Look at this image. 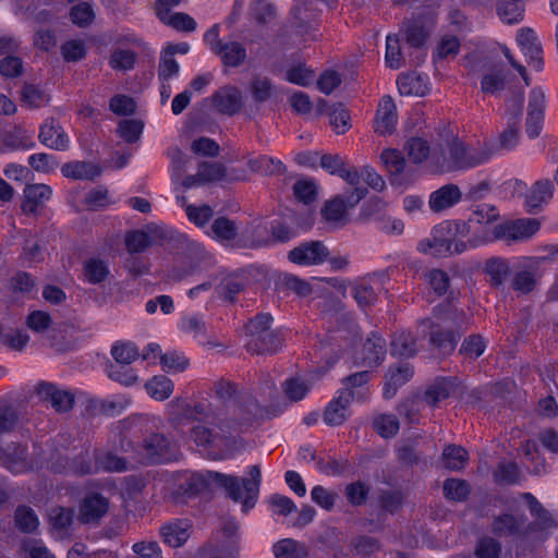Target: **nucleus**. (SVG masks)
Wrapping results in <instances>:
<instances>
[{
	"label": "nucleus",
	"mask_w": 558,
	"mask_h": 558,
	"mask_svg": "<svg viewBox=\"0 0 558 558\" xmlns=\"http://www.w3.org/2000/svg\"><path fill=\"white\" fill-rule=\"evenodd\" d=\"M250 476V478L240 480L236 476L207 471L192 474L182 488L185 495L192 497L206 492L210 483H216L226 490L230 499L243 502V506L248 509L254 507L259 493L262 473L258 465L251 468Z\"/></svg>",
	"instance_id": "f257e3e1"
},
{
	"label": "nucleus",
	"mask_w": 558,
	"mask_h": 558,
	"mask_svg": "<svg viewBox=\"0 0 558 558\" xmlns=\"http://www.w3.org/2000/svg\"><path fill=\"white\" fill-rule=\"evenodd\" d=\"M420 326L432 350L446 356L454 351L459 338L466 329V316L463 311L457 310L435 312L434 318L421 319Z\"/></svg>",
	"instance_id": "f03ea898"
},
{
	"label": "nucleus",
	"mask_w": 558,
	"mask_h": 558,
	"mask_svg": "<svg viewBox=\"0 0 558 558\" xmlns=\"http://www.w3.org/2000/svg\"><path fill=\"white\" fill-rule=\"evenodd\" d=\"M493 155L494 149L489 145L468 150L463 143L456 140L448 142L446 148L440 145L433 151L436 162L446 170L476 167L488 161Z\"/></svg>",
	"instance_id": "7ed1b4c3"
},
{
	"label": "nucleus",
	"mask_w": 558,
	"mask_h": 558,
	"mask_svg": "<svg viewBox=\"0 0 558 558\" xmlns=\"http://www.w3.org/2000/svg\"><path fill=\"white\" fill-rule=\"evenodd\" d=\"M272 317L270 314H257L245 325L247 336L246 349L253 354L276 353L282 344L279 335L271 329Z\"/></svg>",
	"instance_id": "20e7f679"
},
{
	"label": "nucleus",
	"mask_w": 558,
	"mask_h": 558,
	"mask_svg": "<svg viewBox=\"0 0 558 558\" xmlns=\"http://www.w3.org/2000/svg\"><path fill=\"white\" fill-rule=\"evenodd\" d=\"M539 227L541 222L535 218L518 219L495 226L493 234L496 239L508 242L523 241L534 235Z\"/></svg>",
	"instance_id": "39448f33"
},
{
	"label": "nucleus",
	"mask_w": 558,
	"mask_h": 558,
	"mask_svg": "<svg viewBox=\"0 0 558 558\" xmlns=\"http://www.w3.org/2000/svg\"><path fill=\"white\" fill-rule=\"evenodd\" d=\"M366 194L367 189L355 187L343 195H338L326 203L322 210V215L327 221H340L345 217L348 208H352L357 205Z\"/></svg>",
	"instance_id": "423d86ee"
},
{
	"label": "nucleus",
	"mask_w": 558,
	"mask_h": 558,
	"mask_svg": "<svg viewBox=\"0 0 558 558\" xmlns=\"http://www.w3.org/2000/svg\"><path fill=\"white\" fill-rule=\"evenodd\" d=\"M329 255L328 247L322 241H310L291 250L288 258L293 264L310 266L325 263Z\"/></svg>",
	"instance_id": "0eeeda50"
},
{
	"label": "nucleus",
	"mask_w": 558,
	"mask_h": 558,
	"mask_svg": "<svg viewBox=\"0 0 558 558\" xmlns=\"http://www.w3.org/2000/svg\"><path fill=\"white\" fill-rule=\"evenodd\" d=\"M109 510V500L99 493L87 494L78 506V520L83 524H95Z\"/></svg>",
	"instance_id": "6e6552de"
},
{
	"label": "nucleus",
	"mask_w": 558,
	"mask_h": 558,
	"mask_svg": "<svg viewBox=\"0 0 558 558\" xmlns=\"http://www.w3.org/2000/svg\"><path fill=\"white\" fill-rule=\"evenodd\" d=\"M142 448L150 463L170 461L174 458V447L170 440L159 433L150 434L144 438Z\"/></svg>",
	"instance_id": "1a4fd4ad"
},
{
	"label": "nucleus",
	"mask_w": 558,
	"mask_h": 558,
	"mask_svg": "<svg viewBox=\"0 0 558 558\" xmlns=\"http://www.w3.org/2000/svg\"><path fill=\"white\" fill-rule=\"evenodd\" d=\"M380 159L390 174L392 185H408L413 181L411 173L405 170L407 161L400 150L385 149L380 155Z\"/></svg>",
	"instance_id": "9d476101"
},
{
	"label": "nucleus",
	"mask_w": 558,
	"mask_h": 558,
	"mask_svg": "<svg viewBox=\"0 0 558 558\" xmlns=\"http://www.w3.org/2000/svg\"><path fill=\"white\" fill-rule=\"evenodd\" d=\"M39 399L48 402L57 412H68L74 405L75 397L68 390L60 389L51 383H39L36 387Z\"/></svg>",
	"instance_id": "9b49d317"
},
{
	"label": "nucleus",
	"mask_w": 558,
	"mask_h": 558,
	"mask_svg": "<svg viewBox=\"0 0 558 558\" xmlns=\"http://www.w3.org/2000/svg\"><path fill=\"white\" fill-rule=\"evenodd\" d=\"M292 27L300 36H308L317 39L318 19L317 13L306 4H295L292 10Z\"/></svg>",
	"instance_id": "f8f14e48"
},
{
	"label": "nucleus",
	"mask_w": 558,
	"mask_h": 558,
	"mask_svg": "<svg viewBox=\"0 0 558 558\" xmlns=\"http://www.w3.org/2000/svg\"><path fill=\"white\" fill-rule=\"evenodd\" d=\"M544 92L541 88H534L531 90L527 106L526 133L529 137L534 138L541 134L544 121Z\"/></svg>",
	"instance_id": "ddd939ff"
},
{
	"label": "nucleus",
	"mask_w": 558,
	"mask_h": 558,
	"mask_svg": "<svg viewBox=\"0 0 558 558\" xmlns=\"http://www.w3.org/2000/svg\"><path fill=\"white\" fill-rule=\"evenodd\" d=\"M166 239L165 231L158 227H147V231L135 230L125 234V246L129 253H142L158 241Z\"/></svg>",
	"instance_id": "4468645a"
},
{
	"label": "nucleus",
	"mask_w": 558,
	"mask_h": 558,
	"mask_svg": "<svg viewBox=\"0 0 558 558\" xmlns=\"http://www.w3.org/2000/svg\"><path fill=\"white\" fill-rule=\"evenodd\" d=\"M517 41L524 56L529 58V64L535 71H542L544 66L543 50L535 32L529 27L521 28L518 32Z\"/></svg>",
	"instance_id": "2eb2a0df"
},
{
	"label": "nucleus",
	"mask_w": 558,
	"mask_h": 558,
	"mask_svg": "<svg viewBox=\"0 0 558 558\" xmlns=\"http://www.w3.org/2000/svg\"><path fill=\"white\" fill-rule=\"evenodd\" d=\"M211 102L218 112L227 116H234L243 106L241 92L231 85L223 86L215 92L211 96Z\"/></svg>",
	"instance_id": "dca6fc26"
},
{
	"label": "nucleus",
	"mask_w": 558,
	"mask_h": 558,
	"mask_svg": "<svg viewBox=\"0 0 558 558\" xmlns=\"http://www.w3.org/2000/svg\"><path fill=\"white\" fill-rule=\"evenodd\" d=\"M39 141L48 148L65 150L69 147V138L60 123L53 119H47L39 130Z\"/></svg>",
	"instance_id": "f3484780"
},
{
	"label": "nucleus",
	"mask_w": 558,
	"mask_h": 558,
	"mask_svg": "<svg viewBox=\"0 0 558 558\" xmlns=\"http://www.w3.org/2000/svg\"><path fill=\"white\" fill-rule=\"evenodd\" d=\"M354 399V391L341 389L338 398L333 399L324 412V422L329 426L341 425L348 417L347 409Z\"/></svg>",
	"instance_id": "a211bd4d"
},
{
	"label": "nucleus",
	"mask_w": 558,
	"mask_h": 558,
	"mask_svg": "<svg viewBox=\"0 0 558 558\" xmlns=\"http://www.w3.org/2000/svg\"><path fill=\"white\" fill-rule=\"evenodd\" d=\"M458 387L457 377H438L428 386L423 395V401L430 408L437 407L448 399Z\"/></svg>",
	"instance_id": "6ab92c4d"
},
{
	"label": "nucleus",
	"mask_w": 558,
	"mask_h": 558,
	"mask_svg": "<svg viewBox=\"0 0 558 558\" xmlns=\"http://www.w3.org/2000/svg\"><path fill=\"white\" fill-rule=\"evenodd\" d=\"M462 198V193L458 185L446 184L429 195L428 206L433 213H440L453 207Z\"/></svg>",
	"instance_id": "aec40b11"
},
{
	"label": "nucleus",
	"mask_w": 558,
	"mask_h": 558,
	"mask_svg": "<svg viewBox=\"0 0 558 558\" xmlns=\"http://www.w3.org/2000/svg\"><path fill=\"white\" fill-rule=\"evenodd\" d=\"M397 123V108L390 96L381 98L376 118L375 131L380 135L391 134Z\"/></svg>",
	"instance_id": "412c9836"
},
{
	"label": "nucleus",
	"mask_w": 558,
	"mask_h": 558,
	"mask_svg": "<svg viewBox=\"0 0 558 558\" xmlns=\"http://www.w3.org/2000/svg\"><path fill=\"white\" fill-rule=\"evenodd\" d=\"M24 199L22 202V210L25 214H36L37 208L43 206L52 194L49 185L35 183L27 184L23 191Z\"/></svg>",
	"instance_id": "4be33fe9"
},
{
	"label": "nucleus",
	"mask_w": 558,
	"mask_h": 558,
	"mask_svg": "<svg viewBox=\"0 0 558 558\" xmlns=\"http://www.w3.org/2000/svg\"><path fill=\"white\" fill-rule=\"evenodd\" d=\"M192 524L187 520H174L160 527L163 542L171 547L182 546L190 537Z\"/></svg>",
	"instance_id": "5701e85b"
},
{
	"label": "nucleus",
	"mask_w": 558,
	"mask_h": 558,
	"mask_svg": "<svg viewBox=\"0 0 558 558\" xmlns=\"http://www.w3.org/2000/svg\"><path fill=\"white\" fill-rule=\"evenodd\" d=\"M484 272L488 277L492 287L499 289L511 275L509 262L502 257H490L485 262Z\"/></svg>",
	"instance_id": "b1692460"
},
{
	"label": "nucleus",
	"mask_w": 558,
	"mask_h": 558,
	"mask_svg": "<svg viewBox=\"0 0 558 558\" xmlns=\"http://www.w3.org/2000/svg\"><path fill=\"white\" fill-rule=\"evenodd\" d=\"M190 437L196 446L204 448H221L230 442V438L214 434L209 427L202 424L191 428Z\"/></svg>",
	"instance_id": "393cba45"
},
{
	"label": "nucleus",
	"mask_w": 558,
	"mask_h": 558,
	"mask_svg": "<svg viewBox=\"0 0 558 558\" xmlns=\"http://www.w3.org/2000/svg\"><path fill=\"white\" fill-rule=\"evenodd\" d=\"M386 355V341L373 332L363 347V364L368 367L378 366Z\"/></svg>",
	"instance_id": "a878e982"
},
{
	"label": "nucleus",
	"mask_w": 558,
	"mask_h": 558,
	"mask_svg": "<svg viewBox=\"0 0 558 558\" xmlns=\"http://www.w3.org/2000/svg\"><path fill=\"white\" fill-rule=\"evenodd\" d=\"M525 1L526 0H497V15L506 24H518L523 21Z\"/></svg>",
	"instance_id": "bb28decb"
},
{
	"label": "nucleus",
	"mask_w": 558,
	"mask_h": 558,
	"mask_svg": "<svg viewBox=\"0 0 558 558\" xmlns=\"http://www.w3.org/2000/svg\"><path fill=\"white\" fill-rule=\"evenodd\" d=\"M215 54L219 56L222 64L229 68L242 65L247 58L245 47L239 41H225Z\"/></svg>",
	"instance_id": "cd10ccee"
},
{
	"label": "nucleus",
	"mask_w": 558,
	"mask_h": 558,
	"mask_svg": "<svg viewBox=\"0 0 558 558\" xmlns=\"http://www.w3.org/2000/svg\"><path fill=\"white\" fill-rule=\"evenodd\" d=\"M554 185L549 180H541L533 184L525 197L529 210L538 209L553 197Z\"/></svg>",
	"instance_id": "c85d7f7f"
},
{
	"label": "nucleus",
	"mask_w": 558,
	"mask_h": 558,
	"mask_svg": "<svg viewBox=\"0 0 558 558\" xmlns=\"http://www.w3.org/2000/svg\"><path fill=\"white\" fill-rule=\"evenodd\" d=\"M413 375L412 367L408 364H400L397 368H390L384 387V397L391 399L399 387L404 385Z\"/></svg>",
	"instance_id": "c756f323"
},
{
	"label": "nucleus",
	"mask_w": 558,
	"mask_h": 558,
	"mask_svg": "<svg viewBox=\"0 0 558 558\" xmlns=\"http://www.w3.org/2000/svg\"><path fill=\"white\" fill-rule=\"evenodd\" d=\"M61 172L64 177L75 180H93L101 173V168L93 162L72 161L64 163Z\"/></svg>",
	"instance_id": "7c9ffc66"
},
{
	"label": "nucleus",
	"mask_w": 558,
	"mask_h": 558,
	"mask_svg": "<svg viewBox=\"0 0 558 558\" xmlns=\"http://www.w3.org/2000/svg\"><path fill=\"white\" fill-rule=\"evenodd\" d=\"M1 144L8 149H29L35 146L32 136L22 128H13L2 135Z\"/></svg>",
	"instance_id": "2f4dec72"
},
{
	"label": "nucleus",
	"mask_w": 558,
	"mask_h": 558,
	"mask_svg": "<svg viewBox=\"0 0 558 558\" xmlns=\"http://www.w3.org/2000/svg\"><path fill=\"white\" fill-rule=\"evenodd\" d=\"M138 54L131 49L114 48L110 51L109 66L114 71L128 72L134 69Z\"/></svg>",
	"instance_id": "473e14b6"
},
{
	"label": "nucleus",
	"mask_w": 558,
	"mask_h": 558,
	"mask_svg": "<svg viewBox=\"0 0 558 558\" xmlns=\"http://www.w3.org/2000/svg\"><path fill=\"white\" fill-rule=\"evenodd\" d=\"M441 460L446 469L451 471H460L464 469L469 460V453L461 446L448 445L442 451Z\"/></svg>",
	"instance_id": "72a5a7b5"
},
{
	"label": "nucleus",
	"mask_w": 558,
	"mask_h": 558,
	"mask_svg": "<svg viewBox=\"0 0 558 558\" xmlns=\"http://www.w3.org/2000/svg\"><path fill=\"white\" fill-rule=\"evenodd\" d=\"M276 558H307L308 550L304 544L292 538H284L274 545Z\"/></svg>",
	"instance_id": "f704fd0d"
},
{
	"label": "nucleus",
	"mask_w": 558,
	"mask_h": 558,
	"mask_svg": "<svg viewBox=\"0 0 558 558\" xmlns=\"http://www.w3.org/2000/svg\"><path fill=\"white\" fill-rule=\"evenodd\" d=\"M250 92L254 101L265 102L272 97L275 85L269 77L256 74L250 82Z\"/></svg>",
	"instance_id": "c9c22d12"
},
{
	"label": "nucleus",
	"mask_w": 558,
	"mask_h": 558,
	"mask_svg": "<svg viewBox=\"0 0 558 558\" xmlns=\"http://www.w3.org/2000/svg\"><path fill=\"white\" fill-rule=\"evenodd\" d=\"M193 420L192 407L184 400L177 399L169 404V422L175 428Z\"/></svg>",
	"instance_id": "e433bc0d"
},
{
	"label": "nucleus",
	"mask_w": 558,
	"mask_h": 558,
	"mask_svg": "<svg viewBox=\"0 0 558 558\" xmlns=\"http://www.w3.org/2000/svg\"><path fill=\"white\" fill-rule=\"evenodd\" d=\"M538 279L535 270H519L513 275L511 288L521 294H529L537 287Z\"/></svg>",
	"instance_id": "4c0bfd02"
},
{
	"label": "nucleus",
	"mask_w": 558,
	"mask_h": 558,
	"mask_svg": "<svg viewBox=\"0 0 558 558\" xmlns=\"http://www.w3.org/2000/svg\"><path fill=\"white\" fill-rule=\"evenodd\" d=\"M145 388L150 397L156 400H166L173 392V383L170 378L159 375L154 376L145 384Z\"/></svg>",
	"instance_id": "58836bf2"
},
{
	"label": "nucleus",
	"mask_w": 558,
	"mask_h": 558,
	"mask_svg": "<svg viewBox=\"0 0 558 558\" xmlns=\"http://www.w3.org/2000/svg\"><path fill=\"white\" fill-rule=\"evenodd\" d=\"M521 526V522L512 514L505 513L494 519L492 531L500 537H508L515 535Z\"/></svg>",
	"instance_id": "ea45409f"
},
{
	"label": "nucleus",
	"mask_w": 558,
	"mask_h": 558,
	"mask_svg": "<svg viewBox=\"0 0 558 558\" xmlns=\"http://www.w3.org/2000/svg\"><path fill=\"white\" fill-rule=\"evenodd\" d=\"M397 85L400 94L407 96H422L426 89L422 77L415 73L400 75L397 80Z\"/></svg>",
	"instance_id": "a19ab883"
},
{
	"label": "nucleus",
	"mask_w": 558,
	"mask_h": 558,
	"mask_svg": "<svg viewBox=\"0 0 558 558\" xmlns=\"http://www.w3.org/2000/svg\"><path fill=\"white\" fill-rule=\"evenodd\" d=\"M442 489L444 496L453 501H464L471 493L470 484L461 478H447Z\"/></svg>",
	"instance_id": "79ce46f5"
},
{
	"label": "nucleus",
	"mask_w": 558,
	"mask_h": 558,
	"mask_svg": "<svg viewBox=\"0 0 558 558\" xmlns=\"http://www.w3.org/2000/svg\"><path fill=\"white\" fill-rule=\"evenodd\" d=\"M84 277L92 284L102 282L109 275L107 264L98 258H89L84 263Z\"/></svg>",
	"instance_id": "37998d69"
},
{
	"label": "nucleus",
	"mask_w": 558,
	"mask_h": 558,
	"mask_svg": "<svg viewBox=\"0 0 558 558\" xmlns=\"http://www.w3.org/2000/svg\"><path fill=\"white\" fill-rule=\"evenodd\" d=\"M416 353V343L410 332H400L391 341V354L411 357Z\"/></svg>",
	"instance_id": "c03bdc74"
},
{
	"label": "nucleus",
	"mask_w": 558,
	"mask_h": 558,
	"mask_svg": "<svg viewBox=\"0 0 558 558\" xmlns=\"http://www.w3.org/2000/svg\"><path fill=\"white\" fill-rule=\"evenodd\" d=\"M282 389L291 402H298L308 393L311 385L307 380L300 377H291L283 383Z\"/></svg>",
	"instance_id": "a18cd8bd"
},
{
	"label": "nucleus",
	"mask_w": 558,
	"mask_h": 558,
	"mask_svg": "<svg viewBox=\"0 0 558 558\" xmlns=\"http://www.w3.org/2000/svg\"><path fill=\"white\" fill-rule=\"evenodd\" d=\"M487 342L485 338L478 333H474L463 340L459 352L466 359L475 360L485 352Z\"/></svg>",
	"instance_id": "49530a36"
},
{
	"label": "nucleus",
	"mask_w": 558,
	"mask_h": 558,
	"mask_svg": "<svg viewBox=\"0 0 558 558\" xmlns=\"http://www.w3.org/2000/svg\"><path fill=\"white\" fill-rule=\"evenodd\" d=\"M211 232L219 241H232L236 238L239 228L233 220L227 217H219L214 220Z\"/></svg>",
	"instance_id": "de8ad7c7"
},
{
	"label": "nucleus",
	"mask_w": 558,
	"mask_h": 558,
	"mask_svg": "<svg viewBox=\"0 0 558 558\" xmlns=\"http://www.w3.org/2000/svg\"><path fill=\"white\" fill-rule=\"evenodd\" d=\"M22 101L32 109L48 105L50 97L43 89L33 84H25L21 92Z\"/></svg>",
	"instance_id": "09e8293b"
},
{
	"label": "nucleus",
	"mask_w": 558,
	"mask_h": 558,
	"mask_svg": "<svg viewBox=\"0 0 558 558\" xmlns=\"http://www.w3.org/2000/svg\"><path fill=\"white\" fill-rule=\"evenodd\" d=\"M15 525L24 533H33L38 527L39 521L35 511L26 506H20L14 514Z\"/></svg>",
	"instance_id": "8fccbe9b"
},
{
	"label": "nucleus",
	"mask_w": 558,
	"mask_h": 558,
	"mask_svg": "<svg viewBox=\"0 0 558 558\" xmlns=\"http://www.w3.org/2000/svg\"><path fill=\"white\" fill-rule=\"evenodd\" d=\"M248 166L252 171L260 172L266 175L279 174L286 170V167L280 160L267 156L250 160Z\"/></svg>",
	"instance_id": "3c124183"
},
{
	"label": "nucleus",
	"mask_w": 558,
	"mask_h": 558,
	"mask_svg": "<svg viewBox=\"0 0 558 558\" xmlns=\"http://www.w3.org/2000/svg\"><path fill=\"white\" fill-rule=\"evenodd\" d=\"M158 17L162 23L177 31L193 32L196 28L195 20L186 13L179 12L171 14L169 11L166 16L159 15Z\"/></svg>",
	"instance_id": "603ef678"
},
{
	"label": "nucleus",
	"mask_w": 558,
	"mask_h": 558,
	"mask_svg": "<svg viewBox=\"0 0 558 558\" xmlns=\"http://www.w3.org/2000/svg\"><path fill=\"white\" fill-rule=\"evenodd\" d=\"M74 510L72 508L57 507L51 509L49 519L52 527L59 532H68L73 523Z\"/></svg>",
	"instance_id": "864d4df0"
},
{
	"label": "nucleus",
	"mask_w": 558,
	"mask_h": 558,
	"mask_svg": "<svg viewBox=\"0 0 558 558\" xmlns=\"http://www.w3.org/2000/svg\"><path fill=\"white\" fill-rule=\"evenodd\" d=\"M424 277L437 295L441 296L447 293L450 287V277L445 270L435 268L427 271Z\"/></svg>",
	"instance_id": "5fc2aeb1"
},
{
	"label": "nucleus",
	"mask_w": 558,
	"mask_h": 558,
	"mask_svg": "<svg viewBox=\"0 0 558 558\" xmlns=\"http://www.w3.org/2000/svg\"><path fill=\"white\" fill-rule=\"evenodd\" d=\"M404 35L407 43L414 48L423 47L428 36L424 26L418 21L404 23Z\"/></svg>",
	"instance_id": "6e6d98bb"
},
{
	"label": "nucleus",
	"mask_w": 558,
	"mask_h": 558,
	"mask_svg": "<svg viewBox=\"0 0 558 558\" xmlns=\"http://www.w3.org/2000/svg\"><path fill=\"white\" fill-rule=\"evenodd\" d=\"M386 64L390 69H400L403 65L400 39L397 35H388L386 38Z\"/></svg>",
	"instance_id": "4d7b16f0"
},
{
	"label": "nucleus",
	"mask_w": 558,
	"mask_h": 558,
	"mask_svg": "<svg viewBox=\"0 0 558 558\" xmlns=\"http://www.w3.org/2000/svg\"><path fill=\"white\" fill-rule=\"evenodd\" d=\"M35 287L36 279L25 271H19L10 279V289L13 294L28 295Z\"/></svg>",
	"instance_id": "13d9d810"
},
{
	"label": "nucleus",
	"mask_w": 558,
	"mask_h": 558,
	"mask_svg": "<svg viewBox=\"0 0 558 558\" xmlns=\"http://www.w3.org/2000/svg\"><path fill=\"white\" fill-rule=\"evenodd\" d=\"M111 355L117 363L129 365L138 357V350L131 342H118L111 348Z\"/></svg>",
	"instance_id": "bf43d9fd"
},
{
	"label": "nucleus",
	"mask_w": 558,
	"mask_h": 558,
	"mask_svg": "<svg viewBox=\"0 0 558 558\" xmlns=\"http://www.w3.org/2000/svg\"><path fill=\"white\" fill-rule=\"evenodd\" d=\"M375 430L385 438L393 437L399 428V420L393 414H381L374 420Z\"/></svg>",
	"instance_id": "052dcab7"
},
{
	"label": "nucleus",
	"mask_w": 558,
	"mask_h": 558,
	"mask_svg": "<svg viewBox=\"0 0 558 558\" xmlns=\"http://www.w3.org/2000/svg\"><path fill=\"white\" fill-rule=\"evenodd\" d=\"M405 149L409 157L415 163H422L430 155V147L427 141L421 137H412L407 142Z\"/></svg>",
	"instance_id": "680f3d73"
},
{
	"label": "nucleus",
	"mask_w": 558,
	"mask_h": 558,
	"mask_svg": "<svg viewBox=\"0 0 558 558\" xmlns=\"http://www.w3.org/2000/svg\"><path fill=\"white\" fill-rule=\"evenodd\" d=\"M293 193L299 202L308 205L316 201L317 186L313 180H298L293 185Z\"/></svg>",
	"instance_id": "e2e57ef3"
},
{
	"label": "nucleus",
	"mask_w": 558,
	"mask_h": 558,
	"mask_svg": "<svg viewBox=\"0 0 558 558\" xmlns=\"http://www.w3.org/2000/svg\"><path fill=\"white\" fill-rule=\"evenodd\" d=\"M404 502V496L401 490H384L378 497V505L381 510L389 513L397 512Z\"/></svg>",
	"instance_id": "0e129e2a"
},
{
	"label": "nucleus",
	"mask_w": 558,
	"mask_h": 558,
	"mask_svg": "<svg viewBox=\"0 0 558 558\" xmlns=\"http://www.w3.org/2000/svg\"><path fill=\"white\" fill-rule=\"evenodd\" d=\"M355 555L367 557L380 549L379 542L372 536L361 535L351 539L350 543Z\"/></svg>",
	"instance_id": "69168bd1"
},
{
	"label": "nucleus",
	"mask_w": 558,
	"mask_h": 558,
	"mask_svg": "<svg viewBox=\"0 0 558 558\" xmlns=\"http://www.w3.org/2000/svg\"><path fill=\"white\" fill-rule=\"evenodd\" d=\"M66 470L78 475L92 474L98 470V463H93V453L84 451L71 462Z\"/></svg>",
	"instance_id": "338daca9"
},
{
	"label": "nucleus",
	"mask_w": 558,
	"mask_h": 558,
	"mask_svg": "<svg viewBox=\"0 0 558 558\" xmlns=\"http://www.w3.org/2000/svg\"><path fill=\"white\" fill-rule=\"evenodd\" d=\"M476 558H499L501 554V544L493 537H482L475 547Z\"/></svg>",
	"instance_id": "774afa93"
}]
</instances>
